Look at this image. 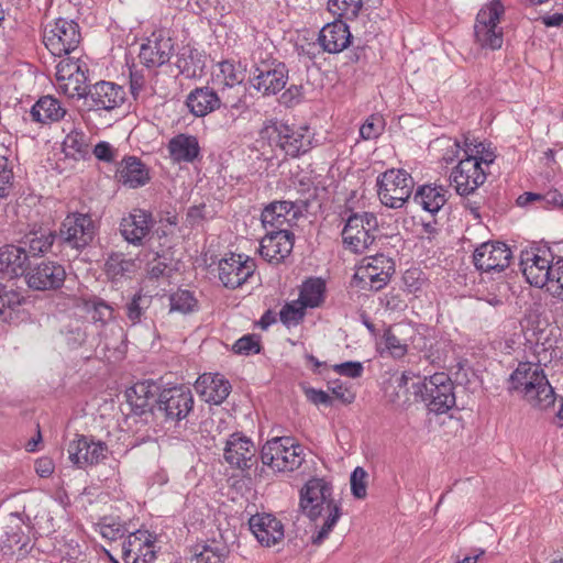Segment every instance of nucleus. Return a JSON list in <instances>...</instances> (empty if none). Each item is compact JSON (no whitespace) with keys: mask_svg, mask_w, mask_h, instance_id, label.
Returning a JSON list of instances; mask_svg holds the SVG:
<instances>
[{"mask_svg":"<svg viewBox=\"0 0 563 563\" xmlns=\"http://www.w3.org/2000/svg\"><path fill=\"white\" fill-rule=\"evenodd\" d=\"M64 147L67 151V155H78L84 159L89 155V146L82 132H70L64 141Z\"/></svg>","mask_w":563,"mask_h":563,"instance_id":"obj_54","label":"nucleus"},{"mask_svg":"<svg viewBox=\"0 0 563 563\" xmlns=\"http://www.w3.org/2000/svg\"><path fill=\"white\" fill-rule=\"evenodd\" d=\"M176 51V42L170 30L157 29L141 44L139 58L146 68H159L169 63Z\"/></svg>","mask_w":563,"mask_h":563,"instance_id":"obj_13","label":"nucleus"},{"mask_svg":"<svg viewBox=\"0 0 563 563\" xmlns=\"http://www.w3.org/2000/svg\"><path fill=\"white\" fill-rule=\"evenodd\" d=\"M384 347L380 349L379 354L384 356V354H388L394 358H401L408 352V346L395 335L391 328H387L384 331L380 343Z\"/></svg>","mask_w":563,"mask_h":563,"instance_id":"obj_50","label":"nucleus"},{"mask_svg":"<svg viewBox=\"0 0 563 563\" xmlns=\"http://www.w3.org/2000/svg\"><path fill=\"white\" fill-rule=\"evenodd\" d=\"M410 388L416 397L424 404L430 412L446 413L456 402L455 387L449 374L437 372L412 383Z\"/></svg>","mask_w":563,"mask_h":563,"instance_id":"obj_4","label":"nucleus"},{"mask_svg":"<svg viewBox=\"0 0 563 563\" xmlns=\"http://www.w3.org/2000/svg\"><path fill=\"white\" fill-rule=\"evenodd\" d=\"M325 283L320 277H309L301 286L299 301L306 308H317L324 301Z\"/></svg>","mask_w":563,"mask_h":563,"instance_id":"obj_43","label":"nucleus"},{"mask_svg":"<svg viewBox=\"0 0 563 563\" xmlns=\"http://www.w3.org/2000/svg\"><path fill=\"white\" fill-rule=\"evenodd\" d=\"M549 285L553 297L563 301V256L554 262Z\"/></svg>","mask_w":563,"mask_h":563,"instance_id":"obj_62","label":"nucleus"},{"mask_svg":"<svg viewBox=\"0 0 563 563\" xmlns=\"http://www.w3.org/2000/svg\"><path fill=\"white\" fill-rule=\"evenodd\" d=\"M196 389L207 402L221 405L230 395L232 386L220 373H205L197 378Z\"/></svg>","mask_w":563,"mask_h":563,"instance_id":"obj_31","label":"nucleus"},{"mask_svg":"<svg viewBox=\"0 0 563 563\" xmlns=\"http://www.w3.org/2000/svg\"><path fill=\"white\" fill-rule=\"evenodd\" d=\"M306 309L299 300L286 302L279 311V320L287 328L298 325L305 318Z\"/></svg>","mask_w":563,"mask_h":563,"instance_id":"obj_52","label":"nucleus"},{"mask_svg":"<svg viewBox=\"0 0 563 563\" xmlns=\"http://www.w3.org/2000/svg\"><path fill=\"white\" fill-rule=\"evenodd\" d=\"M186 106L191 114L202 118L220 109L222 100L213 88L209 86L197 87L187 96Z\"/></svg>","mask_w":563,"mask_h":563,"instance_id":"obj_35","label":"nucleus"},{"mask_svg":"<svg viewBox=\"0 0 563 563\" xmlns=\"http://www.w3.org/2000/svg\"><path fill=\"white\" fill-rule=\"evenodd\" d=\"M80 41V27L74 20L57 18L44 29L43 43L54 56L62 57L70 54L78 47Z\"/></svg>","mask_w":563,"mask_h":563,"instance_id":"obj_11","label":"nucleus"},{"mask_svg":"<svg viewBox=\"0 0 563 563\" xmlns=\"http://www.w3.org/2000/svg\"><path fill=\"white\" fill-rule=\"evenodd\" d=\"M289 69L284 62L272 56L258 57L254 62L247 85L263 97L276 96L287 85Z\"/></svg>","mask_w":563,"mask_h":563,"instance_id":"obj_5","label":"nucleus"},{"mask_svg":"<svg viewBox=\"0 0 563 563\" xmlns=\"http://www.w3.org/2000/svg\"><path fill=\"white\" fill-rule=\"evenodd\" d=\"M295 234L290 230L268 231L260 243V255L266 262L278 265L288 257L294 249Z\"/></svg>","mask_w":563,"mask_h":563,"instance_id":"obj_24","label":"nucleus"},{"mask_svg":"<svg viewBox=\"0 0 563 563\" xmlns=\"http://www.w3.org/2000/svg\"><path fill=\"white\" fill-rule=\"evenodd\" d=\"M299 509L311 521H317L324 509L328 516L316 534L311 537L313 545H320L331 533L342 516V507L333 497V485L324 477H311L299 490Z\"/></svg>","mask_w":563,"mask_h":563,"instance_id":"obj_1","label":"nucleus"},{"mask_svg":"<svg viewBox=\"0 0 563 563\" xmlns=\"http://www.w3.org/2000/svg\"><path fill=\"white\" fill-rule=\"evenodd\" d=\"M14 174L13 166L5 155L0 154V199L10 196L13 187Z\"/></svg>","mask_w":563,"mask_h":563,"instance_id":"obj_57","label":"nucleus"},{"mask_svg":"<svg viewBox=\"0 0 563 563\" xmlns=\"http://www.w3.org/2000/svg\"><path fill=\"white\" fill-rule=\"evenodd\" d=\"M33 525L25 512L9 514L0 533V548L4 555H11L15 550L29 553L32 549L31 532Z\"/></svg>","mask_w":563,"mask_h":563,"instance_id":"obj_12","label":"nucleus"},{"mask_svg":"<svg viewBox=\"0 0 563 563\" xmlns=\"http://www.w3.org/2000/svg\"><path fill=\"white\" fill-rule=\"evenodd\" d=\"M509 393H519L534 408L548 409L554 405L556 394L538 363L519 362L507 380Z\"/></svg>","mask_w":563,"mask_h":563,"instance_id":"obj_3","label":"nucleus"},{"mask_svg":"<svg viewBox=\"0 0 563 563\" xmlns=\"http://www.w3.org/2000/svg\"><path fill=\"white\" fill-rule=\"evenodd\" d=\"M95 532L101 534L103 539L109 541H117L124 537H129L134 530H131V525L115 515H106L93 523Z\"/></svg>","mask_w":563,"mask_h":563,"instance_id":"obj_39","label":"nucleus"},{"mask_svg":"<svg viewBox=\"0 0 563 563\" xmlns=\"http://www.w3.org/2000/svg\"><path fill=\"white\" fill-rule=\"evenodd\" d=\"M152 303V297L143 294L142 289L136 291L125 305V312L132 325L139 324L142 321L145 311Z\"/></svg>","mask_w":563,"mask_h":563,"instance_id":"obj_47","label":"nucleus"},{"mask_svg":"<svg viewBox=\"0 0 563 563\" xmlns=\"http://www.w3.org/2000/svg\"><path fill=\"white\" fill-rule=\"evenodd\" d=\"M24 298L15 290H7L0 283V320L13 323L19 319Z\"/></svg>","mask_w":563,"mask_h":563,"instance_id":"obj_41","label":"nucleus"},{"mask_svg":"<svg viewBox=\"0 0 563 563\" xmlns=\"http://www.w3.org/2000/svg\"><path fill=\"white\" fill-rule=\"evenodd\" d=\"M170 311H177L183 314L191 313L198 310V300L194 292L188 289H178L169 295Z\"/></svg>","mask_w":563,"mask_h":563,"instance_id":"obj_48","label":"nucleus"},{"mask_svg":"<svg viewBox=\"0 0 563 563\" xmlns=\"http://www.w3.org/2000/svg\"><path fill=\"white\" fill-rule=\"evenodd\" d=\"M519 266L527 282L541 288L550 283L554 263L545 257L540 258L539 255L529 257V253H521Z\"/></svg>","mask_w":563,"mask_h":563,"instance_id":"obj_32","label":"nucleus"},{"mask_svg":"<svg viewBox=\"0 0 563 563\" xmlns=\"http://www.w3.org/2000/svg\"><path fill=\"white\" fill-rule=\"evenodd\" d=\"M299 509L311 521H317L324 509L328 516L316 534L311 537L313 545H320L331 533L342 516V507L333 497V485L324 477H311L299 490Z\"/></svg>","mask_w":563,"mask_h":563,"instance_id":"obj_2","label":"nucleus"},{"mask_svg":"<svg viewBox=\"0 0 563 563\" xmlns=\"http://www.w3.org/2000/svg\"><path fill=\"white\" fill-rule=\"evenodd\" d=\"M262 349L261 338L255 333L241 336L234 342L232 346V351L235 354L246 356L260 354Z\"/></svg>","mask_w":563,"mask_h":563,"instance_id":"obj_55","label":"nucleus"},{"mask_svg":"<svg viewBox=\"0 0 563 563\" xmlns=\"http://www.w3.org/2000/svg\"><path fill=\"white\" fill-rule=\"evenodd\" d=\"M158 549L157 534L134 529L122 543V559L124 563H154Z\"/></svg>","mask_w":563,"mask_h":563,"instance_id":"obj_18","label":"nucleus"},{"mask_svg":"<svg viewBox=\"0 0 563 563\" xmlns=\"http://www.w3.org/2000/svg\"><path fill=\"white\" fill-rule=\"evenodd\" d=\"M30 263L25 247L14 244H5L0 247V275L3 277L25 276Z\"/></svg>","mask_w":563,"mask_h":563,"instance_id":"obj_30","label":"nucleus"},{"mask_svg":"<svg viewBox=\"0 0 563 563\" xmlns=\"http://www.w3.org/2000/svg\"><path fill=\"white\" fill-rule=\"evenodd\" d=\"M487 178V173L479 167V162L474 157H463L452 169L451 185L461 197L473 195Z\"/></svg>","mask_w":563,"mask_h":563,"instance_id":"obj_21","label":"nucleus"},{"mask_svg":"<svg viewBox=\"0 0 563 563\" xmlns=\"http://www.w3.org/2000/svg\"><path fill=\"white\" fill-rule=\"evenodd\" d=\"M512 258V252L504 242L487 241L478 245L473 253V264L481 273H500Z\"/></svg>","mask_w":563,"mask_h":563,"instance_id":"obj_20","label":"nucleus"},{"mask_svg":"<svg viewBox=\"0 0 563 563\" xmlns=\"http://www.w3.org/2000/svg\"><path fill=\"white\" fill-rule=\"evenodd\" d=\"M167 150L173 163H194L201 157L198 137L188 133H178L167 143Z\"/></svg>","mask_w":563,"mask_h":563,"instance_id":"obj_34","label":"nucleus"},{"mask_svg":"<svg viewBox=\"0 0 563 563\" xmlns=\"http://www.w3.org/2000/svg\"><path fill=\"white\" fill-rule=\"evenodd\" d=\"M266 129H272L269 137L290 158L303 156L318 145L314 133L308 125L274 121Z\"/></svg>","mask_w":563,"mask_h":563,"instance_id":"obj_7","label":"nucleus"},{"mask_svg":"<svg viewBox=\"0 0 563 563\" xmlns=\"http://www.w3.org/2000/svg\"><path fill=\"white\" fill-rule=\"evenodd\" d=\"M475 42L483 49L496 51L501 48L504 43V32L501 27H474Z\"/></svg>","mask_w":563,"mask_h":563,"instance_id":"obj_46","label":"nucleus"},{"mask_svg":"<svg viewBox=\"0 0 563 563\" xmlns=\"http://www.w3.org/2000/svg\"><path fill=\"white\" fill-rule=\"evenodd\" d=\"M504 12L505 7L500 0L489 1L476 14L474 27H499L498 23Z\"/></svg>","mask_w":563,"mask_h":563,"instance_id":"obj_45","label":"nucleus"},{"mask_svg":"<svg viewBox=\"0 0 563 563\" xmlns=\"http://www.w3.org/2000/svg\"><path fill=\"white\" fill-rule=\"evenodd\" d=\"M195 397L191 389L185 385H175L164 388L155 400V413L162 417L165 423L179 427L181 421H188L194 412Z\"/></svg>","mask_w":563,"mask_h":563,"instance_id":"obj_6","label":"nucleus"},{"mask_svg":"<svg viewBox=\"0 0 563 563\" xmlns=\"http://www.w3.org/2000/svg\"><path fill=\"white\" fill-rule=\"evenodd\" d=\"M62 333L65 335L67 345L70 349L80 347L87 340V327L77 322L65 327Z\"/></svg>","mask_w":563,"mask_h":563,"instance_id":"obj_58","label":"nucleus"},{"mask_svg":"<svg viewBox=\"0 0 563 563\" xmlns=\"http://www.w3.org/2000/svg\"><path fill=\"white\" fill-rule=\"evenodd\" d=\"M365 267L366 277L371 282V288L379 290L385 287L390 279V269H394L393 263L383 254L371 258Z\"/></svg>","mask_w":563,"mask_h":563,"instance_id":"obj_40","label":"nucleus"},{"mask_svg":"<svg viewBox=\"0 0 563 563\" xmlns=\"http://www.w3.org/2000/svg\"><path fill=\"white\" fill-rule=\"evenodd\" d=\"M563 242H554L552 244L540 241L538 243H533V245L529 250H523L521 253H529V257L532 255H539L541 257H545L547 260H551V263H554L559 257H563V255H559L555 253L554 246L562 245Z\"/></svg>","mask_w":563,"mask_h":563,"instance_id":"obj_60","label":"nucleus"},{"mask_svg":"<svg viewBox=\"0 0 563 563\" xmlns=\"http://www.w3.org/2000/svg\"><path fill=\"white\" fill-rule=\"evenodd\" d=\"M219 69L225 86L233 87L236 84H241L242 74L238 70L233 60L225 59L220 62Z\"/></svg>","mask_w":563,"mask_h":563,"instance_id":"obj_63","label":"nucleus"},{"mask_svg":"<svg viewBox=\"0 0 563 563\" xmlns=\"http://www.w3.org/2000/svg\"><path fill=\"white\" fill-rule=\"evenodd\" d=\"M376 186L380 202L388 208L399 209L411 197L415 180L407 170L390 168L377 176Z\"/></svg>","mask_w":563,"mask_h":563,"instance_id":"obj_9","label":"nucleus"},{"mask_svg":"<svg viewBox=\"0 0 563 563\" xmlns=\"http://www.w3.org/2000/svg\"><path fill=\"white\" fill-rule=\"evenodd\" d=\"M223 457L232 467L242 471H251L254 467V475L258 474V460L255 455L253 441L242 432L230 434L227 440Z\"/></svg>","mask_w":563,"mask_h":563,"instance_id":"obj_19","label":"nucleus"},{"mask_svg":"<svg viewBox=\"0 0 563 563\" xmlns=\"http://www.w3.org/2000/svg\"><path fill=\"white\" fill-rule=\"evenodd\" d=\"M77 66H79V69H76L74 75L65 84V89L68 90L69 87L73 86L69 95L71 97L77 96L79 98V93L81 92L80 89L85 87V90H88L93 84H90L89 68L87 64L79 60Z\"/></svg>","mask_w":563,"mask_h":563,"instance_id":"obj_51","label":"nucleus"},{"mask_svg":"<svg viewBox=\"0 0 563 563\" xmlns=\"http://www.w3.org/2000/svg\"><path fill=\"white\" fill-rule=\"evenodd\" d=\"M29 250H26L30 257H41L48 253L57 254L53 251L54 246H57L60 251L63 245H59V233L56 230H44L31 232L26 235V242Z\"/></svg>","mask_w":563,"mask_h":563,"instance_id":"obj_38","label":"nucleus"},{"mask_svg":"<svg viewBox=\"0 0 563 563\" xmlns=\"http://www.w3.org/2000/svg\"><path fill=\"white\" fill-rule=\"evenodd\" d=\"M175 66L179 74L188 79L201 77L206 67V55L195 45L188 43L175 51Z\"/></svg>","mask_w":563,"mask_h":563,"instance_id":"obj_33","label":"nucleus"},{"mask_svg":"<svg viewBox=\"0 0 563 563\" xmlns=\"http://www.w3.org/2000/svg\"><path fill=\"white\" fill-rule=\"evenodd\" d=\"M448 198L449 190L444 186L437 184L421 185L412 196L413 202L432 216H435L442 209Z\"/></svg>","mask_w":563,"mask_h":563,"instance_id":"obj_36","label":"nucleus"},{"mask_svg":"<svg viewBox=\"0 0 563 563\" xmlns=\"http://www.w3.org/2000/svg\"><path fill=\"white\" fill-rule=\"evenodd\" d=\"M66 113L67 110L63 107L59 99L52 95H45L40 97L31 107L27 112L29 118L24 117L23 119L41 125H47L62 121Z\"/></svg>","mask_w":563,"mask_h":563,"instance_id":"obj_29","label":"nucleus"},{"mask_svg":"<svg viewBox=\"0 0 563 563\" xmlns=\"http://www.w3.org/2000/svg\"><path fill=\"white\" fill-rule=\"evenodd\" d=\"M378 220L373 212H351L341 232L345 250L354 254L364 253L376 240Z\"/></svg>","mask_w":563,"mask_h":563,"instance_id":"obj_8","label":"nucleus"},{"mask_svg":"<svg viewBox=\"0 0 563 563\" xmlns=\"http://www.w3.org/2000/svg\"><path fill=\"white\" fill-rule=\"evenodd\" d=\"M135 268V262L126 258L123 253L112 252L109 254L104 263V273L113 280H120L123 277L132 274Z\"/></svg>","mask_w":563,"mask_h":563,"instance_id":"obj_44","label":"nucleus"},{"mask_svg":"<svg viewBox=\"0 0 563 563\" xmlns=\"http://www.w3.org/2000/svg\"><path fill=\"white\" fill-rule=\"evenodd\" d=\"M154 223L151 211L134 208L121 219L119 230L129 244L142 246L145 239L150 236Z\"/></svg>","mask_w":563,"mask_h":563,"instance_id":"obj_23","label":"nucleus"},{"mask_svg":"<svg viewBox=\"0 0 563 563\" xmlns=\"http://www.w3.org/2000/svg\"><path fill=\"white\" fill-rule=\"evenodd\" d=\"M86 310L91 314L95 323L106 325L113 319V308L106 300L100 297H92L86 301Z\"/></svg>","mask_w":563,"mask_h":563,"instance_id":"obj_49","label":"nucleus"},{"mask_svg":"<svg viewBox=\"0 0 563 563\" xmlns=\"http://www.w3.org/2000/svg\"><path fill=\"white\" fill-rule=\"evenodd\" d=\"M27 287L37 291L60 289L66 280L65 266L56 261L30 263L24 276Z\"/></svg>","mask_w":563,"mask_h":563,"instance_id":"obj_14","label":"nucleus"},{"mask_svg":"<svg viewBox=\"0 0 563 563\" xmlns=\"http://www.w3.org/2000/svg\"><path fill=\"white\" fill-rule=\"evenodd\" d=\"M67 451L70 462L80 470L100 464L110 453L106 442L79 433L69 442Z\"/></svg>","mask_w":563,"mask_h":563,"instance_id":"obj_16","label":"nucleus"},{"mask_svg":"<svg viewBox=\"0 0 563 563\" xmlns=\"http://www.w3.org/2000/svg\"><path fill=\"white\" fill-rule=\"evenodd\" d=\"M386 126L385 119L382 114H371L360 128V136L363 140H376L378 139Z\"/></svg>","mask_w":563,"mask_h":563,"instance_id":"obj_53","label":"nucleus"},{"mask_svg":"<svg viewBox=\"0 0 563 563\" xmlns=\"http://www.w3.org/2000/svg\"><path fill=\"white\" fill-rule=\"evenodd\" d=\"M328 5L334 14L354 19L362 9L363 0H329Z\"/></svg>","mask_w":563,"mask_h":563,"instance_id":"obj_56","label":"nucleus"},{"mask_svg":"<svg viewBox=\"0 0 563 563\" xmlns=\"http://www.w3.org/2000/svg\"><path fill=\"white\" fill-rule=\"evenodd\" d=\"M158 386L151 379L135 383L126 388L125 398L131 411L136 416L146 412L155 413V400L158 396Z\"/></svg>","mask_w":563,"mask_h":563,"instance_id":"obj_27","label":"nucleus"},{"mask_svg":"<svg viewBox=\"0 0 563 563\" xmlns=\"http://www.w3.org/2000/svg\"><path fill=\"white\" fill-rule=\"evenodd\" d=\"M79 99L89 111H111L121 107L125 99L124 88L115 82L100 80L88 90L80 89Z\"/></svg>","mask_w":563,"mask_h":563,"instance_id":"obj_15","label":"nucleus"},{"mask_svg":"<svg viewBox=\"0 0 563 563\" xmlns=\"http://www.w3.org/2000/svg\"><path fill=\"white\" fill-rule=\"evenodd\" d=\"M305 98L302 85H290L280 96L279 102L286 108L299 104Z\"/></svg>","mask_w":563,"mask_h":563,"instance_id":"obj_64","label":"nucleus"},{"mask_svg":"<svg viewBox=\"0 0 563 563\" xmlns=\"http://www.w3.org/2000/svg\"><path fill=\"white\" fill-rule=\"evenodd\" d=\"M229 553L227 544L213 540L211 543L196 545L190 563H225Z\"/></svg>","mask_w":563,"mask_h":563,"instance_id":"obj_42","label":"nucleus"},{"mask_svg":"<svg viewBox=\"0 0 563 563\" xmlns=\"http://www.w3.org/2000/svg\"><path fill=\"white\" fill-rule=\"evenodd\" d=\"M219 279L224 287H241L255 272V263L244 254L231 253L219 262Z\"/></svg>","mask_w":563,"mask_h":563,"instance_id":"obj_22","label":"nucleus"},{"mask_svg":"<svg viewBox=\"0 0 563 563\" xmlns=\"http://www.w3.org/2000/svg\"><path fill=\"white\" fill-rule=\"evenodd\" d=\"M249 527L256 540L264 547H273L285 536L284 525L274 515L262 512L251 516Z\"/></svg>","mask_w":563,"mask_h":563,"instance_id":"obj_25","label":"nucleus"},{"mask_svg":"<svg viewBox=\"0 0 563 563\" xmlns=\"http://www.w3.org/2000/svg\"><path fill=\"white\" fill-rule=\"evenodd\" d=\"M272 450L284 452L279 464H275L277 472H294L299 468L305 461L303 448L295 443V440L290 437H276L268 440L260 452L262 464L273 463Z\"/></svg>","mask_w":563,"mask_h":563,"instance_id":"obj_17","label":"nucleus"},{"mask_svg":"<svg viewBox=\"0 0 563 563\" xmlns=\"http://www.w3.org/2000/svg\"><path fill=\"white\" fill-rule=\"evenodd\" d=\"M367 472L362 466H356L350 476L351 493L356 499H364L367 495Z\"/></svg>","mask_w":563,"mask_h":563,"instance_id":"obj_59","label":"nucleus"},{"mask_svg":"<svg viewBox=\"0 0 563 563\" xmlns=\"http://www.w3.org/2000/svg\"><path fill=\"white\" fill-rule=\"evenodd\" d=\"M58 233L59 245L81 252L92 243L98 233V227L89 213L76 211L65 217Z\"/></svg>","mask_w":563,"mask_h":563,"instance_id":"obj_10","label":"nucleus"},{"mask_svg":"<svg viewBox=\"0 0 563 563\" xmlns=\"http://www.w3.org/2000/svg\"><path fill=\"white\" fill-rule=\"evenodd\" d=\"M294 205L289 200H275L264 207L261 222L266 232L287 230L284 225L289 223Z\"/></svg>","mask_w":563,"mask_h":563,"instance_id":"obj_37","label":"nucleus"},{"mask_svg":"<svg viewBox=\"0 0 563 563\" xmlns=\"http://www.w3.org/2000/svg\"><path fill=\"white\" fill-rule=\"evenodd\" d=\"M352 40L350 26L342 20L325 24L318 35L319 45L329 54H339L349 48Z\"/></svg>","mask_w":563,"mask_h":563,"instance_id":"obj_26","label":"nucleus"},{"mask_svg":"<svg viewBox=\"0 0 563 563\" xmlns=\"http://www.w3.org/2000/svg\"><path fill=\"white\" fill-rule=\"evenodd\" d=\"M210 219H212V216H208L206 203L195 205L188 208L185 224L190 229H195Z\"/></svg>","mask_w":563,"mask_h":563,"instance_id":"obj_61","label":"nucleus"},{"mask_svg":"<svg viewBox=\"0 0 563 563\" xmlns=\"http://www.w3.org/2000/svg\"><path fill=\"white\" fill-rule=\"evenodd\" d=\"M115 178L124 187L136 189L147 185L151 175L148 167L139 157L126 155L117 168Z\"/></svg>","mask_w":563,"mask_h":563,"instance_id":"obj_28","label":"nucleus"}]
</instances>
